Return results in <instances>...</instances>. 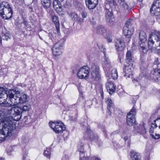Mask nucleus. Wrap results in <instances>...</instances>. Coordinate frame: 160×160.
Masks as SVG:
<instances>
[{"mask_svg":"<svg viewBox=\"0 0 160 160\" xmlns=\"http://www.w3.org/2000/svg\"><path fill=\"white\" fill-rule=\"evenodd\" d=\"M30 108L29 104L22 105L20 107H13L10 109L7 108L0 110V115L3 120L6 121L3 128L4 135L11 136L15 129V125L13 123L12 120L18 121L21 117L22 111H28Z\"/></svg>","mask_w":160,"mask_h":160,"instance_id":"f257e3e1","label":"nucleus"},{"mask_svg":"<svg viewBox=\"0 0 160 160\" xmlns=\"http://www.w3.org/2000/svg\"><path fill=\"white\" fill-rule=\"evenodd\" d=\"M13 10L7 2H2L0 4V15L2 18L8 20L12 18Z\"/></svg>","mask_w":160,"mask_h":160,"instance_id":"f03ea898","label":"nucleus"},{"mask_svg":"<svg viewBox=\"0 0 160 160\" xmlns=\"http://www.w3.org/2000/svg\"><path fill=\"white\" fill-rule=\"evenodd\" d=\"M9 94L11 97H13L14 98V103L17 105L19 103H23L28 102V96L26 94L21 93L19 91H16L13 89L9 91Z\"/></svg>","mask_w":160,"mask_h":160,"instance_id":"7ed1b4c3","label":"nucleus"},{"mask_svg":"<svg viewBox=\"0 0 160 160\" xmlns=\"http://www.w3.org/2000/svg\"><path fill=\"white\" fill-rule=\"evenodd\" d=\"M10 95L9 94V91H8V93H5L3 95L5 97H7L8 99L5 100V102H4V103L2 105V106L4 107H5L2 108V109H0V110L4 108H7V109H10L12 107L8 108L10 107H12L14 106H16L15 103H14V98H13V97H11ZM2 117L0 115V124H2L3 126L2 130L3 134L4 135V129L3 128H5L4 127V124L5 123V120H3Z\"/></svg>","mask_w":160,"mask_h":160,"instance_id":"20e7f679","label":"nucleus"},{"mask_svg":"<svg viewBox=\"0 0 160 160\" xmlns=\"http://www.w3.org/2000/svg\"><path fill=\"white\" fill-rule=\"evenodd\" d=\"M82 127L84 130H85L84 133V136L86 138H88L91 140H95L98 143L99 145L102 143L100 140L99 139V138L96 134H94L92 131L91 130L89 127H87L83 124L82 125Z\"/></svg>","mask_w":160,"mask_h":160,"instance_id":"39448f33","label":"nucleus"},{"mask_svg":"<svg viewBox=\"0 0 160 160\" xmlns=\"http://www.w3.org/2000/svg\"><path fill=\"white\" fill-rule=\"evenodd\" d=\"M92 78L93 80L99 82L101 79L100 68L99 66L94 64L91 65L90 68Z\"/></svg>","mask_w":160,"mask_h":160,"instance_id":"423d86ee","label":"nucleus"},{"mask_svg":"<svg viewBox=\"0 0 160 160\" xmlns=\"http://www.w3.org/2000/svg\"><path fill=\"white\" fill-rule=\"evenodd\" d=\"M132 21V19H131L127 20L125 25L123 27V33L126 36H128V38L131 36L133 32V27L131 23Z\"/></svg>","mask_w":160,"mask_h":160,"instance_id":"0eeeda50","label":"nucleus"},{"mask_svg":"<svg viewBox=\"0 0 160 160\" xmlns=\"http://www.w3.org/2000/svg\"><path fill=\"white\" fill-rule=\"evenodd\" d=\"M136 109L134 106L130 111L128 113L127 116V122L129 126L134 125L136 122L135 115L136 114Z\"/></svg>","mask_w":160,"mask_h":160,"instance_id":"6e6552de","label":"nucleus"},{"mask_svg":"<svg viewBox=\"0 0 160 160\" xmlns=\"http://www.w3.org/2000/svg\"><path fill=\"white\" fill-rule=\"evenodd\" d=\"M49 125L50 127L57 133H61L65 130V127L62 123L59 122L55 123L50 122Z\"/></svg>","mask_w":160,"mask_h":160,"instance_id":"1a4fd4ad","label":"nucleus"},{"mask_svg":"<svg viewBox=\"0 0 160 160\" xmlns=\"http://www.w3.org/2000/svg\"><path fill=\"white\" fill-rule=\"evenodd\" d=\"M150 77L151 78L154 82L160 81V68H159V66L153 68L152 70Z\"/></svg>","mask_w":160,"mask_h":160,"instance_id":"9d476101","label":"nucleus"},{"mask_svg":"<svg viewBox=\"0 0 160 160\" xmlns=\"http://www.w3.org/2000/svg\"><path fill=\"white\" fill-rule=\"evenodd\" d=\"M110 76V75L109 77H107L108 78L106 86L108 92L111 95L115 92V88L113 84L114 80L112 79Z\"/></svg>","mask_w":160,"mask_h":160,"instance_id":"9b49d317","label":"nucleus"},{"mask_svg":"<svg viewBox=\"0 0 160 160\" xmlns=\"http://www.w3.org/2000/svg\"><path fill=\"white\" fill-rule=\"evenodd\" d=\"M139 37L140 40V41L139 42L140 48L139 47V49L144 50L146 49L147 43L145 33L143 31L140 32Z\"/></svg>","mask_w":160,"mask_h":160,"instance_id":"f8f14e48","label":"nucleus"},{"mask_svg":"<svg viewBox=\"0 0 160 160\" xmlns=\"http://www.w3.org/2000/svg\"><path fill=\"white\" fill-rule=\"evenodd\" d=\"M89 71L86 69L85 66L82 67L79 69L77 73L78 77L80 78L87 79L89 77Z\"/></svg>","mask_w":160,"mask_h":160,"instance_id":"ddd939ff","label":"nucleus"},{"mask_svg":"<svg viewBox=\"0 0 160 160\" xmlns=\"http://www.w3.org/2000/svg\"><path fill=\"white\" fill-rule=\"evenodd\" d=\"M78 105L77 104H74L69 106V110L71 111V115L70 117L72 118V120H75L77 117V109Z\"/></svg>","mask_w":160,"mask_h":160,"instance_id":"4468645a","label":"nucleus"},{"mask_svg":"<svg viewBox=\"0 0 160 160\" xmlns=\"http://www.w3.org/2000/svg\"><path fill=\"white\" fill-rule=\"evenodd\" d=\"M104 54L105 56V61L104 62V63H105V65L103 66V69L105 71L106 77H109L110 76V74L108 73V72L110 70V66L109 64L110 62V61L109 59H108V58L106 57V55L104 52Z\"/></svg>","mask_w":160,"mask_h":160,"instance_id":"2eb2a0df","label":"nucleus"},{"mask_svg":"<svg viewBox=\"0 0 160 160\" xmlns=\"http://www.w3.org/2000/svg\"><path fill=\"white\" fill-rule=\"evenodd\" d=\"M126 63V64L124 68V71L125 73L124 76H128V77H129L130 75L132 74L133 63Z\"/></svg>","mask_w":160,"mask_h":160,"instance_id":"dca6fc26","label":"nucleus"},{"mask_svg":"<svg viewBox=\"0 0 160 160\" xmlns=\"http://www.w3.org/2000/svg\"><path fill=\"white\" fill-rule=\"evenodd\" d=\"M87 7L89 9L95 8L98 3V0H85Z\"/></svg>","mask_w":160,"mask_h":160,"instance_id":"f3484780","label":"nucleus"},{"mask_svg":"<svg viewBox=\"0 0 160 160\" xmlns=\"http://www.w3.org/2000/svg\"><path fill=\"white\" fill-rule=\"evenodd\" d=\"M78 148V151L80 152V160H84V158H86L84 155L85 151L84 149L83 144L82 141L80 142L79 144Z\"/></svg>","mask_w":160,"mask_h":160,"instance_id":"a211bd4d","label":"nucleus"},{"mask_svg":"<svg viewBox=\"0 0 160 160\" xmlns=\"http://www.w3.org/2000/svg\"><path fill=\"white\" fill-rule=\"evenodd\" d=\"M130 156L131 160H141V157L140 153L135 151L132 150L130 152Z\"/></svg>","mask_w":160,"mask_h":160,"instance_id":"6ab92c4d","label":"nucleus"},{"mask_svg":"<svg viewBox=\"0 0 160 160\" xmlns=\"http://www.w3.org/2000/svg\"><path fill=\"white\" fill-rule=\"evenodd\" d=\"M105 102L107 105L108 113L111 115V111L113 109V104L112 100L108 98H106Z\"/></svg>","mask_w":160,"mask_h":160,"instance_id":"aec40b11","label":"nucleus"},{"mask_svg":"<svg viewBox=\"0 0 160 160\" xmlns=\"http://www.w3.org/2000/svg\"><path fill=\"white\" fill-rule=\"evenodd\" d=\"M115 46L117 50H123L125 48L124 43L120 39H118L115 43Z\"/></svg>","mask_w":160,"mask_h":160,"instance_id":"412c9836","label":"nucleus"},{"mask_svg":"<svg viewBox=\"0 0 160 160\" xmlns=\"http://www.w3.org/2000/svg\"><path fill=\"white\" fill-rule=\"evenodd\" d=\"M150 12L152 15L157 16H159L160 15V8L152 5L150 9Z\"/></svg>","mask_w":160,"mask_h":160,"instance_id":"4be33fe9","label":"nucleus"},{"mask_svg":"<svg viewBox=\"0 0 160 160\" xmlns=\"http://www.w3.org/2000/svg\"><path fill=\"white\" fill-rule=\"evenodd\" d=\"M106 20L108 22H112L114 20V16L112 10L107 11L105 12Z\"/></svg>","mask_w":160,"mask_h":160,"instance_id":"5701e85b","label":"nucleus"},{"mask_svg":"<svg viewBox=\"0 0 160 160\" xmlns=\"http://www.w3.org/2000/svg\"><path fill=\"white\" fill-rule=\"evenodd\" d=\"M96 33L99 35H102L105 33L107 32V30L103 26L101 25H98L96 28Z\"/></svg>","mask_w":160,"mask_h":160,"instance_id":"b1692460","label":"nucleus"},{"mask_svg":"<svg viewBox=\"0 0 160 160\" xmlns=\"http://www.w3.org/2000/svg\"><path fill=\"white\" fill-rule=\"evenodd\" d=\"M4 93H8V92H7L5 90V89L2 91H0V105L2 106L4 103V102H5V100L8 99L7 97H5L3 95Z\"/></svg>","mask_w":160,"mask_h":160,"instance_id":"393cba45","label":"nucleus"},{"mask_svg":"<svg viewBox=\"0 0 160 160\" xmlns=\"http://www.w3.org/2000/svg\"><path fill=\"white\" fill-rule=\"evenodd\" d=\"M126 63H133L134 61L132 59V55L130 51H128L126 54Z\"/></svg>","mask_w":160,"mask_h":160,"instance_id":"a878e982","label":"nucleus"},{"mask_svg":"<svg viewBox=\"0 0 160 160\" xmlns=\"http://www.w3.org/2000/svg\"><path fill=\"white\" fill-rule=\"evenodd\" d=\"M43 7L46 9L49 8L51 5L50 0H41Z\"/></svg>","mask_w":160,"mask_h":160,"instance_id":"bb28decb","label":"nucleus"},{"mask_svg":"<svg viewBox=\"0 0 160 160\" xmlns=\"http://www.w3.org/2000/svg\"><path fill=\"white\" fill-rule=\"evenodd\" d=\"M118 0L119 4L124 10H127L129 6L125 0Z\"/></svg>","mask_w":160,"mask_h":160,"instance_id":"cd10ccee","label":"nucleus"},{"mask_svg":"<svg viewBox=\"0 0 160 160\" xmlns=\"http://www.w3.org/2000/svg\"><path fill=\"white\" fill-rule=\"evenodd\" d=\"M137 132L141 134H144L146 133V129L143 125H140L137 130Z\"/></svg>","mask_w":160,"mask_h":160,"instance_id":"c85d7f7f","label":"nucleus"},{"mask_svg":"<svg viewBox=\"0 0 160 160\" xmlns=\"http://www.w3.org/2000/svg\"><path fill=\"white\" fill-rule=\"evenodd\" d=\"M112 78V79L115 80L118 77L117 70L115 68L112 69L111 71Z\"/></svg>","mask_w":160,"mask_h":160,"instance_id":"c756f323","label":"nucleus"},{"mask_svg":"<svg viewBox=\"0 0 160 160\" xmlns=\"http://www.w3.org/2000/svg\"><path fill=\"white\" fill-rule=\"evenodd\" d=\"M59 50L62 49V44L60 42H58L56 43L52 48V50L53 49Z\"/></svg>","mask_w":160,"mask_h":160,"instance_id":"7c9ffc66","label":"nucleus"},{"mask_svg":"<svg viewBox=\"0 0 160 160\" xmlns=\"http://www.w3.org/2000/svg\"><path fill=\"white\" fill-rule=\"evenodd\" d=\"M44 155L48 158H49L50 157L51 148H47V150H45L44 152Z\"/></svg>","mask_w":160,"mask_h":160,"instance_id":"2f4dec72","label":"nucleus"},{"mask_svg":"<svg viewBox=\"0 0 160 160\" xmlns=\"http://www.w3.org/2000/svg\"><path fill=\"white\" fill-rule=\"evenodd\" d=\"M52 53L55 58L61 55L62 52L61 51H52Z\"/></svg>","mask_w":160,"mask_h":160,"instance_id":"473e14b6","label":"nucleus"},{"mask_svg":"<svg viewBox=\"0 0 160 160\" xmlns=\"http://www.w3.org/2000/svg\"><path fill=\"white\" fill-rule=\"evenodd\" d=\"M52 20L55 25V26L58 25H60L59 21L58 19V17L56 16H53L52 17Z\"/></svg>","mask_w":160,"mask_h":160,"instance_id":"72a5a7b5","label":"nucleus"},{"mask_svg":"<svg viewBox=\"0 0 160 160\" xmlns=\"http://www.w3.org/2000/svg\"><path fill=\"white\" fill-rule=\"evenodd\" d=\"M92 101L91 100H88L85 102L84 106L86 109H88L90 108L92 104Z\"/></svg>","mask_w":160,"mask_h":160,"instance_id":"f704fd0d","label":"nucleus"},{"mask_svg":"<svg viewBox=\"0 0 160 160\" xmlns=\"http://www.w3.org/2000/svg\"><path fill=\"white\" fill-rule=\"evenodd\" d=\"M48 36L51 39L56 40L57 38V37H58V35L55 33L54 32L52 33L49 32L48 34Z\"/></svg>","mask_w":160,"mask_h":160,"instance_id":"c9c22d12","label":"nucleus"},{"mask_svg":"<svg viewBox=\"0 0 160 160\" xmlns=\"http://www.w3.org/2000/svg\"><path fill=\"white\" fill-rule=\"evenodd\" d=\"M70 15L75 21H77L78 19V16L77 14L74 12H71Z\"/></svg>","mask_w":160,"mask_h":160,"instance_id":"e433bc0d","label":"nucleus"},{"mask_svg":"<svg viewBox=\"0 0 160 160\" xmlns=\"http://www.w3.org/2000/svg\"><path fill=\"white\" fill-rule=\"evenodd\" d=\"M110 3H106L105 4V10L106 11H107L112 10V9L110 5Z\"/></svg>","mask_w":160,"mask_h":160,"instance_id":"4c0bfd02","label":"nucleus"},{"mask_svg":"<svg viewBox=\"0 0 160 160\" xmlns=\"http://www.w3.org/2000/svg\"><path fill=\"white\" fill-rule=\"evenodd\" d=\"M152 5L160 8V0H156L153 2Z\"/></svg>","mask_w":160,"mask_h":160,"instance_id":"58836bf2","label":"nucleus"},{"mask_svg":"<svg viewBox=\"0 0 160 160\" xmlns=\"http://www.w3.org/2000/svg\"><path fill=\"white\" fill-rule=\"evenodd\" d=\"M10 34L8 33H4L2 36V38L3 40H7L9 38Z\"/></svg>","mask_w":160,"mask_h":160,"instance_id":"ea45409f","label":"nucleus"},{"mask_svg":"<svg viewBox=\"0 0 160 160\" xmlns=\"http://www.w3.org/2000/svg\"><path fill=\"white\" fill-rule=\"evenodd\" d=\"M55 9L56 10H57L58 11L62 10V6L61 4V2L58 3V4H57L56 6H55L53 8Z\"/></svg>","mask_w":160,"mask_h":160,"instance_id":"a19ab883","label":"nucleus"},{"mask_svg":"<svg viewBox=\"0 0 160 160\" xmlns=\"http://www.w3.org/2000/svg\"><path fill=\"white\" fill-rule=\"evenodd\" d=\"M79 67L78 65H76V66H74L72 68V73L74 74L75 73L78 71Z\"/></svg>","mask_w":160,"mask_h":160,"instance_id":"79ce46f5","label":"nucleus"},{"mask_svg":"<svg viewBox=\"0 0 160 160\" xmlns=\"http://www.w3.org/2000/svg\"><path fill=\"white\" fill-rule=\"evenodd\" d=\"M98 126H99V128L102 130L103 132L104 133H105V137H106L107 135L106 134V130L105 129L104 126L103 125H99Z\"/></svg>","mask_w":160,"mask_h":160,"instance_id":"37998d69","label":"nucleus"},{"mask_svg":"<svg viewBox=\"0 0 160 160\" xmlns=\"http://www.w3.org/2000/svg\"><path fill=\"white\" fill-rule=\"evenodd\" d=\"M153 64L154 65H156L157 66V67H158V66L160 65V63L158 59V58H155V61L154 62Z\"/></svg>","mask_w":160,"mask_h":160,"instance_id":"c03bdc74","label":"nucleus"},{"mask_svg":"<svg viewBox=\"0 0 160 160\" xmlns=\"http://www.w3.org/2000/svg\"><path fill=\"white\" fill-rule=\"evenodd\" d=\"M160 113V108H158L157 109V110L155 111L154 114L151 117L153 118L155 115H159Z\"/></svg>","mask_w":160,"mask_h":160,"instance_id":"a18cd8bd","label":"nucleus"},{"mask_svg":"<svg viewBox=\"0 0 160 160\" xmlns=\"http://www.w3.org/2000/svg\"><path fill=\"white\" fill-rule=\"evenodd\" d=\"M151 135L152 138L155 139H158L160 138V135L159 134H155V135L151 134Z\"/></svg>","mask_w":160,"mask_h":160,"instance_id":"49530a36","label":"nucleus"},{"mask_svg":"<svg viewBox=\"0 0 160 160\" xmlns=\"http://www.w3.org/2000/svg\"><path fill=\"white\" fill-rule=\"evenodd\" d=\"M87 15V12L85 11H83L81 13L82 20L85 18H86Z\"/></svg>","mask_w":160,"mask_h":160,"instance_id":"de8ad7c7","label":"nucleus"},{"mask_svg":"<svg viewBox=\"0 0 160 160\" xmlns=\"http://www.w3.org/2000/svg\"><path fill=\"white\" fill-rule=\"evenodd\" d=\"M150 151L149 150H148L146 152V155L145 160H149V156L150 154Z\"/></svg>","mask_w":160,"mask_h":160,"instance_id":"09e8293b","label":"nucleus"},{"mask_svg":"<svg viewBox=\"0 0 160 160\" xmlns=\"http://www.w3.org/2000/svg\"><path fill=\"white\" fill-rule=\"evenodd\" d=\"M147 51H142L141 54V59L143 60V57L146 54Z\"/></svg>","mask_w":160,"mask_h":160,"instance_id":"8fccbe9b","label":"nucleus"},{"mask_svg":"<svg viewBox=\"0 0 160 160\" xmlns=\"http://www.w3.org/2000/svg\"><path fill=\"white\" fill-rule=\"evenodd\" d=\"M13 151V149L12 148V147H10L7 150V152L8 154L9 155H11V152Z\"/></svg>","mask_w":160,"mask_h":160,"instance_id":"3c124183","label":"nucleus"},{"mask_svg":"<svg viewBox=\"0 0 160 160\" xmlns=\"http://www.w3.org/2000/svg\"><path fill=\"white\" fill-rule=\"evenodd\" d=\"M60 2L58 0H55L53 2V8L56 6L58 3H59Z\"/></svg>","mask_w":160,"mask_h":160,"instance_id":"603ef678","label":"nucleus"},{"mask_svg":"<svg viewBox=\"0 0 160 160\" xmlns=\"http://www.w3.org/2000/svg\"><path fill=\"white\" fill-rule=\"evenodd\" d=\"M56 28L57 30L58 36L60 34V30H59V25L56 26Z\"/></svg>","mask_w":160,"mask_h":160,"instance_id":"864d4df0","label":"nucleus"},{"mask_svg":"<svg viewBox=\"0 0 160 160\" xmlns=\"http://www.w3.org/2000/svg\"><path fill=\"white\" fill-rule=\"evenodd\" d=\"M97 45L99 49L100 50H104V49H106V48H105V47H104V46L102 44H100L99 45L98 44Z\"/></svg>","mask_w":160,"mask_h":160,"instance_id":"5fc2aeb1","label":"nucleus"},{"mask_svg":"<svg viewBox=\"0 0 160 160\" xmlns=\"http://www.w3.org/2000/svg\"><path fill=\"white\" fill-rule=\"evenodd\" d=\"M113 146L115 148H116V149H117L120 147L119 144L116 142L113 143Z\"/></svg>","mask_w":160,"mask_h":160,"instance_id":"6e6d98bb","label":"nucleus"},{"mask_svg":"<svg viewBox=\"0 0 160 160\" xmlns=\"http://www.w3.org/2000/svg\"><path fill=\"white\" fill-rule=\"evenodd\" d=\"M108 2L110 3H112L114 5H115L116 2L115 0H106Z\"/></svg>","mask_w":160,"mask_h":160,"instance_id":"4d7b16f0","label":"nucleus"},{"mask_svg":"<svg viewBox=\"0 0 160 160\" xmlns=\"http://www.w3.org/2000/svg\"><path fill=\"white\" fill-rule=\"evenodd\" d=\"M68 157L67 155H65L62 159V160H68Z\"/></svg>","mask_w":160,"mask_h":160,"instance_id":"13d9d810","label":"nucleus"},{"mask_svg":"<svg viewBox=\"0 0 160 160\" xmlns=\"http://www.w3.org/2000/svg\"><path fill=\"white\" fill-rule=\"evenodd\" d=\"M121 56H120V55H119L118 56V58L119 59L120 62V63H121V59L122 58V57L123 56V53L122 52H121Z\"/></svg>","mask_w":160,"mask_h":160,"instance_id":"bf43d9fd","label":"nucleus"},{"mask_svg":"<svg viewBox=\"0 0 160 160\" xmlns=\"http://www.w3.org/2000/svg\"><path fill=\"white\" fill-rule=\"evenodd\" d=\"M106 39L108 42H111L112 41V39L110 38L107 37Z\"/></svg>","mask_w":160,"mask_h":160,"instance_id":"052dcab7","label":"nucleus"},{"mask_svg":"<svg viewBox=\"0 0 160 160\" xmlns=\"http://www.w3.org/2000/svg\"><path fill=\"white\" fill-rule=\"evenodd\" d=\"M100 94L101 95V97L102 98H104V94H103V92L102 90L101 92H100Z\"/></svg>","mask_w":160,"mask_h":160,"instance_id":"680f3d73","label":"nucleus"},{"mask_svg":"<svg viewBox=\"0 0 160 160\" xmlns=\"http://www.w3.org/2000/svg\"><path fill=\"white\" fill-rule=\"evenodd\" d=\"M136 46H135V44L134 43L132 44V50H134L136 49Z\"/></svg>","mask_w":160,"mask_h":160,"instance_id":"e2e57ef3","label":"nucleus"},{"mask_svg":"<svg viewBox=\"0 0 160 160\" xmlns=\"http://www.w3.org/2000/svg\"><path fill=\"white\" fill-rule=\"evenodd\" d=\"M23 23L26 26H27L28 22L24 20L23 22Z\"/></svg>","mask_w":160,"mask_h":160,"instance_id":"0e129e2a","label":"nucleus"},{"mask_svg":"<svg viewBox=\"0 0 160 160\" xmlns=\"http://www.w3.org/2000/svg\"><path fill=\"white\" fill-rule=\"evenodd\" d=\"M118 133V131H114V132H112L111 134V135H112V134H116V133Z\"/></svg>","mask_w":160,"mask_h":160,"instance_id":"69168bd1","label":"nucleus"},{"mask_svg":"<svg viewBox=\"0 0 160 160\" xmlns=\"http://www.w3.org/2000/svg\"><path fill=\"white\" fill-rule=\"evenodd\" d=\"M155 53L158 54V55H160V51H156Z\"/></svg>","mask_w":160,"mask_h":160,"instance_id":"338daca9","label":"nucleus"},{"mask_svg":"<svg viewBox=\"0 0 160 160\" xmlns=\"http://www.w3.org/2000/svg\"><path fill=\"white\" fill-rule=\"evenodd\" d=\"M95 158V160H101V159L98 157H94Z\"/></svg>","mask_w":160,"mask_h":160,"instance_id":"774afa93","label":"nucleus"}]
</instances>
